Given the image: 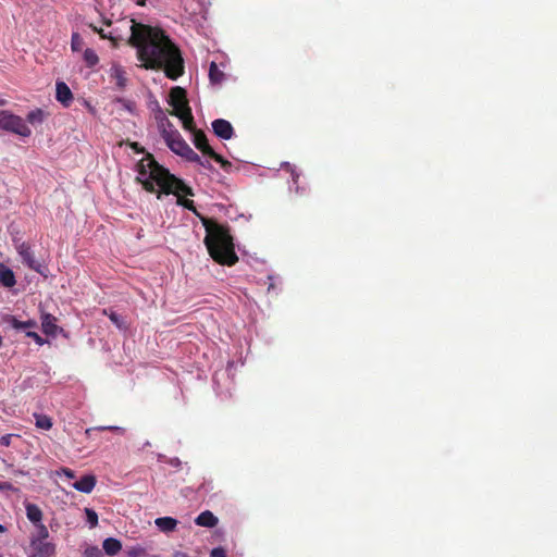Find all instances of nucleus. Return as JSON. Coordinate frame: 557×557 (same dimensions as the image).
Returning <instances> with one entry per match:
<instances>
[{
  "label": "nucleus",
  "mask_w": 557,
  "mask_h": 557,
  "mask_svg": "<svg viewBox=\"0 0 557 557\" xmlns=\"http://www.w3.org/2000/svg\"><path fill=\"white\" fill-rule=\"evenodd\" d=\"M136 180L149 193H158V199L161 194H173L177 197V203L196 214L194 201L184 199L183 196H193V189L182 180L175 177L166 169L161 166L151 154H145L136 164Z\"/></svg>",
  "instance_id": "f03ea898"
},
{
  "label": "nucleus",
  "mask_w": 557,
  "mask_h": 557,
  "mask_svg": "<svg viewBox=\"0 0 557 557\" xmlns=\"http://www.w3.org/2000/svg\"><path fill=\"white\" fill-rule=\"evenodd\" d=\"M0 283L5 287H13L16 283L13 271L2 263H0Z\"/></svg>",
  "instance_id": "a211bd4d"
},
{
  "label": "nucleus",
  "mask_w": 557,
  "mask_h": 557,
  "mask_svg": "<svg viewBox=\"0 0 557 557\" xmlns=\"http://www.w3.org/2000/svg\"><path fill=\"white\" fill-rule=\"evenodd\" d=\"M96 482L97 480L95 475L87 474L82 476L78 481L74 482L72 486L78 492L89 494L95 488Z\"/></svg>",
  "instance_id": "ddd939ff"
},
{
  "label": "nucleus",
  "mask_w": 557,
  "mask_h": 557,
  "mask_svg": "<svg viewBox=\"0 0 557 557\" xmlns=\"http://www.w3.org/2000/svg\"><path fill=\"white\" fill-rule=\"evenodd\" d=\"M26 336L33 338L38 345H44L45 343V341L36 332L27 331Z\"/></svg>",
  "instance_id": "f704fd0d"
},
{
  "label": "nucleus",
  "mask_w": 557,
  "mask_h": 557,
  "mask_svg": "<svg viewBox=\"0 0 557 557\" xmlns=\"http://www.w3.org/2000/svg\"><path fill=\"white\" fill-rule=\"evenodd\" d=\"M14 436H15L14 434H5V435H3V436L0 438V444H1L2 446H5V447L10 446V445H11V441H12V438H13Z\"/></svg>",
  "instance_id": "e433bc0d"
},
{
  "label": "nucleus",
  "mask_w": 557,
  "mask_h": 557,
  "mask_svg": "<svg viewBox=\"0 0 557 557\" xmlns=\"http://www.w3.org/2000/svg\"><path fill=\"white\" fill-rule=\"evenodd\" d=\"M55 99L64 108H69L73 101V94L70 87L62 81L55 83Z\"/></svg>",
  "instance_id": "f8f14e48"
},
{
  "label": "nucleus",
  "mask_w": 557,
  "mask_h": 557,
  "mask_svg": "<svg viewBox=\"0 0 557 557\" xmlns=\"http://www.w3.org/2000/svg\"><path fill=\"white\" fill-rule=\"evenodd\" d=\"M7 322L15 330L21 331H30V329H34L36 326V322L34 320H27V321H20L15 317L10 315L7 319Z\"/></svg>",
  "instance_id": "aec40b11"
},
{
  "label": "nucleus",
  "mask_w": 557,
  "mask_h": 557,
  "mask_svg": "<svg viewBox=\"0 0 557 557\" xmlns=\"http://www.w3.org/2000/svg\"><path fill=\"white\" fill-rule=\"evenodd\" d=\"M94 430H100V431H103V430H110V431H114V432H117L120 434H124L125 430L121 426H113V425H110V426H98L96 429H87L86 430V434L89 435L91 431Z\"/></svg>",
  "instance_id": "cd10ccee"
},
{
  "label": "nucleus",
  "mask_w": 557,
  "mask_h": 557,
  "mask_svg": "<svg viewBox=\"0 0 557 557\" xmlns=\"http://www.w3.org/2000/svg\"><path fill=\"white\" fill-rule=\"evenodd\" d=\"M81 45H82V38L79 37V35L78 34H73L72 35V42H71L72 49L73 50H78L81 48Z\"/></svg>",
  "instance_id": "473e14b6"
},
{
  "label": "nucleus",
  "mask_w": 557,
  "mask_h": 557,
  "mask_svg": "<svg viewBox=\"0 0 557 557\" xmlns=\"http://www.w3.org/2000/svg\"><path fill=\"white\" fill-rule=\"evenodd\" d=\"M219 519L209 510L202 511L196 519L195 523L200 527L214 528Z\"/></svg>",
  "instance_id": "f3484780"
},
{
  "label": "nucleus",
  "mask_w": 557,
  "mask_h": 557,
  "mask_svg": "<svg viewBox=\"0 0 557 557\" xmlns=\"http://www.w3.org/2000/svg\"><path fill=\"white\" fill-rule=\"evenodd\" d=\"M7 103L5 99H3L2 97H0V107L4 106Z\"/></svg>",
  "instance_id": "37998d69"
},
{
  "label": "nucleus",
  "mask_w": 557,
  "mask_h": 557,
  "mask_svg": "<svg viewBox=\"0 0 557 557\" xmlns=\"http://www.w3.org/2000/svg\"><path fill=\"white\" fill-rule=\"evenodd\" d=\"M183 158L187 161L196 162L198 164L201 162V158L191 148L188 149V152H186Z\"/></svg>",
  "instance_id": "c756f323"
},
{
  "label": "nucleus",
  "mask_w": 557,
  "mask_h": 557,
  "mask_svg": "<svg viewBox=\"0 0 557 557\" xmlns=\"http://www.w3.org/2000/svg\"><path fill=\"white\" fill-rule=\"evenodd\" d=\"M34 418H35V425L38 429L48 431L52 428V420L50 417H48L46 414L34 413Z\"/></svg>",
  "instance_id": "4be33fe9"
},
{
  "label": "nucleus",
  "mask_w": 557,
  "mask_h": 557,
  "mask_svg": "<svg viewBox=\"0 0 557 557\" xmlns=\"http://www.w3.org/2000/svg\"><path fill=\"white\" fill-rule=\"evenodd\" d=\"M199 165L205 169H212L211 162L208 159L201 158V162H199Z\"/></svg>",
  "instance_id": "ea45409f"
},
{
  "label": "nucleus",
  "mask_w": 557,
  "mask_h": 557,
  "mask_svg": "<svg viewBox=\"0 0 557 557\" xmlns=\"http://www.w3.org/2000/svg\"><path fill=\"white\" fill-rule=\"evenodd\" d=\"M209 78L213 84H220L224 79V73L218 67L215 62L210 64Z\"/></svg>",
  "instance_id": "5701e85b"
},
{
  "label": "nucleus",
  "mask_w": 557,
  "mask_h": 557,
  "mask_svg": "<svg viewBox=\"0 0 557 557\" xmlns=\"http://www.w3.org/2000/svg\"><path fill=\"white\" fill-rule=\"evenodd\" d=\"M42 331L48 335H55L58 326L55 324V318L49 313H45L41 317Z\"/></svg>",
  "instance_id": "6ab92c4d"
},
{
  "label": "nucleus",
  "mask_w": 557,
  "mask_h": 557,
  "mask_svg": "<svg viewBox=\"0 0 557 557\" xmlns=\"http://www.w3.org/2000/svg\"><path fill=\"white\" fill-rule=\"evenodd\" d=\"M102 547L109 556H114L121 550L122 544L116 539L108 537L103 541Z\"/></svg>",
  "instance_id": "412c9836"
},
{
  "label": "nucleus",
  "mask_w": 557,
  "mask_h": 557,
  "mask_svg": "<svg viewBox=\"0 0 557 557\" xmlns=\"http://www.w3.org/2000/svg\"><path fill=\"white\" fill-rule=\"evenodd\" d=\"M0 131L13 133L22 137H28L32 134L30 128L22 117L5 110L0 111Z\"/></svg>",
  "instance_id": "423d86ee"
},
{
  "label": "nucleus",
  "mask_w": 557,
  "mask_h": 557,
  "mask_svg": "<svg viewBox=\"0 0 557 557\" xmlns=\"http://www.w3.org/2000/svg\"><path fill=\"white\" fill-rule=\"evenodd\" d=\"M210 557H226V553L222 547H215L211 550Z\"/></svg>",
  "instance_id": "c9c22d12"
},
{
  "label": "nucleus",
  "mask_w": 557,
  "mask_h": 557,
  "mask_svg": "<svg viewBox=\"0 0 557 557\" xmlns=\"http://www.w3.org/2000/svg\"><path fill=\"white\" fill-rule=\"evenodd\" d=\"M48 536L47 527L40 524L37 533L30 539L32 557H50L54 554L55 546L48 541Z\"/></svg>",
  "instance_id": "39448f33"
},
{
  "label": "nucleus",
  "mask_w": 557,
  "mask_h": 557,
  "mask_svg": "<svg viewBox=\"0 0 557 557\" xmlns=\"http://www.w3.org/2000/svg\"><path fill=\"white\" fill-rule=\"evenodd\" d=\"M109 319L119 327V329H123L124 326V322H123V319L121 318V315H119L117 313L115 312H110L109 313Z\"/></svg>",
  "instance_id": "7c9ffc66"
},
{
  "label": "nucleus",
  "mask_w": 557,
  "mask_h": 557,
  "mask_svg": "<svg viewBox=\"0 0 557 557\" xmlns=\"http://www.w3.org/2000/svg\"><path fill=\"white\" fill-rule=\"evenodd\" d=\"M171 463H172L173 466H177V465L180 463V460H178L177 458H175V459H173V460L171 461Z\"/></svg>",
  "instance_id": "a19ab883"
},
{
  "label": "nucleus",
  "mask_w": 557,
  "mask_h": 557,
  "mask_svg": "<svg viewBox=\"0 0 557 557\" xmlns=\"http://www.w3.org/2000/svg\"><path fill=\"white\" fill-rule=\"evenodd\" d=\"M128 557H143L146 556V549L139 545L132 546L126 550Z\"/></svg>",
  "instance_id": "bb28decb"
},
{
  "label": "nucleus",
  "mask_w": 557,
  "mask_h": 557,
  "mask_svg": "<svg viewBox=\"0 0 557 557\" xmlns=\"http://www.w3.org/2000/svg\"><path fill=\"white\" fill-rule=\"evenodd\" d=\"M110 77L115 82V85L119 88H124L126 86V72L122 65L117 63H112L110 67Z\"/></svg>",
  "instance_id": "4468645a"
},
{
  "label": "nucleus",
  "mask_w": 557,
  "mask_h": 557,
  "mask_svg": "<svg viewBox=\"0 0 557 557\" xmlns=\"http://www.w3.org/2000/svg\"><path fill=\"white\" fill-rule=\"evenodd\" d=\"M27 121L32 124L41 123L44 121V112L40 109L30 111L27 114Z\"/></svg>",
  "instance_id": "393cba45"
},
{
  "label": "nucleus",
  "mask_w": 557,
  "mask_h": 557,
  "mask_svg": "<svg viewBox=\"0 0 557 557\" xmlns=\"http://www.w3.org/2000/svg\"><path fill=\"white\" fill-rule=\"evenodd\" d=\"M91 28L94 29V32L98 33L101 38H108L110 40H115L112 33H106V30L103 28H98L94 25H91Z\"/></svg>",
  "instance_id": "2f4dec72"
},
{
  "label": "nucleus",
  "mask_w": 557,
  "mask_h": 557,
  "mask_svg": "<svg viewBox=\"0 0 557 557\" xmlns=\"http://www.w3.org/2000/svg\"><path fill=\"white\" fill-rule=\"evenodd\" d=\"M188 131L193 133V143L197 149H199L203 154L214 159L223 169H226V166L230 165L222 156L214 152V150L209 146L206 135L194 128V123L191 124V129Z\"/></svg>",
  "instance_id": "0eeeda50"
},
{
  "label": "nucleus",
  "mask_w": 557,
  "mask_h": 557,
  "mask_svg": "<svg viewBox=\"0 0 557 557\" xmlns=\"http://www.w3.org/2000/svg\"><path fill=\"white\" fill-rule=\"evenodd\" d=\"M86 520L90 528H95L98 524V515L90 508H85Z\"/></svg>",
  "instance_id": "a878e982"
},
{
  "label": "nucleus",
  "mask_w": 557,
  "mask_h": 557,
  "mask_svg": "<svg viewBox=\"0 0 557 557\" xmlns=\"http://www.w3.org/2000/svg\"><path fill=\"white\" fill-rule=\"evenodd\" d=\"M57 474L58 475H64L66 476L67 479H73L75 478V473L73 470L69 469V468H62L60 469L59 471H57Z\"/></svg>",
  "instance_id": "72a5a7b5"
},
{
  "label": "nucleus",
  "mask_w": 557,
  "mask_h": 557,
  "mask_svg": "<svg viewBox=\"0 0 557 557\" xmlns=\"http://www.w3.org/2000/svg\"><path fill=\"white\" fill-rule=\"evenodd\" d=\"M121 103L123 104V107L129 111V112H133V103L131 101H127V100H121Z\"/></svg>",
  "instance_id": "58836bf2"
},
{
  "label": "nucleus",
  "mask_w": 557,
  "mask_h": 557,
  "mask_svg": "<svg viewBox=\"0 0 557 557\" xmlns=\"http://www.w3.org/2000/svg\"><path fill=\"white\" fill-rule=\"evenodd\" d=\"M166 146L173 151L175 154L181 156L182 158L188 152L190 148L188 144L184 140L180 132L172 133L170 137L164 139Z\"/></svg>",
  "instance_id": "1a4fd4ad"
},
{
  "label": "nucleus",
  "mask_w": 557,
  "mask_h": 557,
  "mask_svg": "<svg viewBox=\"0 0 557 557\" xmlns=\"http://www.w3.org/2000/svg\"><path fill=\"white\" fill-rule=\"evenodd\" d=\"M25 510L27 519L35 524L37 530H39V525L42 524L41 509L35 504L25 503Z\"/></svg>",
  "instance_id": "2eb2a0df"
},
{
  "label": "nucleus",
  "mask_w": 557,
  "mask_h": 557,
  "mask_svg": "<svg viewBox=\"0 0 557 557\" xmlns=\"http://www.w3.org/2000/svg\"><path fill=\"white\" fill-rule=\"evenodd\" d=\"M15 248L17 253L20 255L24 264H26L29 269L42 273L41 264L35 259L34 253L30 249V246L25 242H16Z\"/></svg>",
  "instance_id": "6e6552de"
},
{
  "label": "nucleus",
  "mask_w": 557,
  "mask_h": 557,
  "mask_svg": "<svg viewBox=\"0 0 557 557\" xmlns=\"http://www.w3.org/2000/svg\"><path fill=\"white\" fill-rule=\"evenodd\" d=\"M0 557H2V556L0 555Z\"/></svg>",
  "instance_id": "c03bdc74"
},
{
  "label": "nucleus",
  "mask_w": 557,
  "mask_h": 557,
  "mask_svg": "<svg viewBox=\"0 0 557 557\" xmlns=\"http://www.w3.org/2000/svg\"><path fill=\"white\" fill-rule=\"evenodd\" d=\"M156 121L158 124V129L163 139L170 137L172 133L177 132V129L170 122V120L166 117L165 113L161 109H159L158 112L156 113Z\"/></svg>",
  "instance_id": "9d476101"
},
{
  "label": "nucleus",
  "mask_w": 557,
  "mask_h": 557,
  "mask_svg": "<svg viewBox=\"0 0 557 557\" xmlns=\"http://www.w3.org/2000/svg\"><path fill=\"white\" fill-rule=\"evenodd\" d=\"M84 557H102V552L97 546H89L85 549Z\"/></svg>",
  "instance_id": "c85d7f7f"
},
{
  "label": "nucleus",
  "mask_w": 557,
  "mask_h": 557,
  "mask_svg": "<svg viewBox=\"0 0 557 557\" xmlns=\"http://www.w3.org/2000/svg\"><path fill=\"white\" fill-rule=\"evenodd\" d=\"M84 61L88 66H95L98 63L99 58L95 50L88 48L84 51Z\"/></svg>",
  "instance_id": "b1692460"
},
{
  "label": "nucleus",
  "mask_w": 557,
  "mask_h": 557,
  "mask_svg": "<svg viewBox=\"0 0 557 557\" xmlns=\"http://www.w3.org/2000/svg\"><path fill=\"white\" fill-rule=\"evenodd\" d=\"M170 106L173 108V114L177 116L185 129H191L193 114L188 107L186 92L182 87H173L170 91Z\"/></svg>",
  "instance_id": "20e7f679"
},
{
  "label": "nucleus",
  "mask_w": 557,
  "mask_h": 557,
  "mask_svg": "<svg viewBox=\"0 0 557 557\" xmlns=\"http://www.w3.org/2000/svg\"><path fill=\"white\" fill-rule=\"evenodd\" d=\"M7 531V528L0 523V533H4Z\"/></svg>",
  "instance_id": "79ce46f5"
},
{
  "label": "nucleus",
  "mask_w": 557,
  "mask_h": 557,
  "mask_svg": "<svg viewBox=\"0 0 557 557\" xmlns=\"http://www.w3.org/2000/svg\"><path fill=\"white\" fill-rule=\"evenodd\" d=\"M212 129L218 137L225 140L231 139L234 135L232 124L224 119L214 120L212 122Z\"/></svg>",
  "instance_id": "9b49d317"
},
{
  "label": "nucleus",
  "mask_w": 557,
  "mask_h": 557,
  "mask_svg": "<svg viewBox=\"0 0 557 557\" xmlns=\"http://www.w3.org/2000/svg\"><path fill=\"white\" fill-rule=\"evenodd\" d=\"M156 527L163 533H171L177 528L178 521L172 517H160L154 520Z\"/></svg>",
  "instance_id": "dca6fc26"
},
{
  "label": "nucleus",
  "mask_w": 557,
  "mask_h": 557,
  "mask_svg": "<svg viewBox=\"0 0 557 557\" xmlns=\"http://www.w3.org/2000/svg\"><path fill=\"white\" fill-rule=\"evenodd\" d=\"M0 490H5V491H13L14 487L11 483L9 482H0Z\"/></svg>",
  "instance_id": "4c0bfd02"
},
{
  "label": "nucleus",
  "mask_w": 557,
  "mask_h": 557,
  "mask_svg": "<svg viewBox=\"0 0 557 557\" xmlns=\"http://www.w3.org/2000/svg\"><path fill=\"white\" fill-rule=\"evenodd\" d=\"M206 230L205 244L211 258L221 264L233 265L238 257L234 249L233 238L224 226L201 216Z\"/></svg>",
  "instance_id": "7ed1b4c3"
},
{
  "label": "nucleus",
  "mask_w": 557,
  "mask_h": 557,
  "mask_svg": "<svg viewBox=\"0 0 557 557\" xmlns=\"http://www.w3.org/2000/svg\"><path fill=\"white\" fill-rule=\"evenodd\" d=\"M129 45L136 49L137 60L146 70L163 69L166 77L177 79L184 73L180 49L158 27L131 21Z\"/></svg>",
  "instance_id": "f257e3e1"
}]
</instances>
